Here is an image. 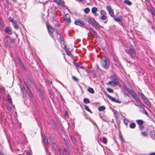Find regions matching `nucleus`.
<instances>
[{
    "mask_svg": "<svg viewBox=\"0 0 155 155\" xmlns=\"http://www.w3.org/2000/svg\"><path fill=\"white\" fill-rule=\"evenodd\" d=\"M121 16H120L118 17L117 18L114 17V19L115 21L119 22L121 21Z\"/></svg>",
    "mask_w": 155,
    "mask_h": 155,
    "instance_id": "obj_18",
    "label": "nucleus"
},
{
    "mask_svg": "<svg viewBox=\"0 0 155 155\" xmlns=\"http://www.w3.org/2000/svg\"><path fill=\"white\" fill-rule=\"evenodd\" d=\"M139 128L140 129L142 130L144 129V127L143 126H142V125H139Z\"/></svg>",
    "mask_w": 155,
    "mask_h": 155,
    "instance_id": "obj_46",
    "label": "nucleus"
},
{
    "mask_svg": "<svg viewBox=\"0 0 155 155\" xmlns=\"http://www.w3.org/2000/svg\"><path fill=\"white\" fill-rule=\"evenodd\" d=\"M8 101L9 103H11L12 102V99L11 97L8 98Z\"/></svg>",
    "mask_w": 155,
    "mask_h": 155,
    "instance_id": "obj_50",
    "label": "nucleus"
},
{
    "mask_svg": "<svg viewBox=\"0 0 155 155\" xmlns=\"http://www.w3.org/2000/svg\"><path fill=\"white\" fill-rule=\"evenodd\" d=\"M128 122V120L127 119H125L124 120V123L127 126V125Z\"/></svg>",
    "mask_w": 155,
    "mask_h": 155,
    "instance_id": "obj_44",
    "label": "nucleus"
},
{
    "mask_svg": "<svg viewBox=\"0 0 155 155\" xmlns=\"http://www.w3.org/2000/svg\"><path fill=\"white\" fill-rule=\"evenodd\" d=\"M107 90L108 92L110 93H112L113 92V90L110 88H107Z\"/></svg>",
    "mask_w": 155,
    "mask_h": 155,
    "instance_id": "obj_43",
    "label": "nucleus"
},
{
    "mask_svg": "<svg viewBox=\"0 0 155 155\" xmlns=\"http://www.w3.org/2000/svg\"><path fill=\"white\" fill-rule=\"evenodd\" d=\"M1 20H2L1 19V18H0V21H1Z\"/></svg>",
    "mask_w": 155,
    "mask_h": 155,
    "instance_id": "obj_64",
    "label": "nucleus"
},
{
    "mask_svg": "<svg viewBox=\"0 0 155 155\" xmlns=\"http://www.w3.org/2000/svg\"><path fill=\"white\" fill-rule=\"evenodd\" d=\"M24 87L26 91L28 93L30 97H32L31 94L28 87L27 86H26L25 87Z\"/></svg>",
    "mask_w": 155,
    "mask_h": 155,
    "instance_id": "obj_12",
    "label": "nucleus"
},
{
    "mask_svg": "<svg viewBox=\"0 0 155 155\" xmlns=\"http://www.w3.org/2000/svg\"><path fill=\"white\" fill-rule=\"evenodd\" d=\"M83 101L85 104H89L90 103L89 100L87 98H84L83 100Z\"/></svg>",
    "mask_w": 155,
    "mask_h": 155,
    "instance_id": "obj_27",
    "label": "nucleus"
},
{
    "mask_svg": "<svg viewBox=\"0 0 155 155\" xmlns=\"http://www.w3.org/2000/svg\"><path fill=\"white\" fill-rule=\"evenodd\" d=\"M5 32L9 35L12 34V28L10 27H7L5 30Z\"/></svg>",
    "mask_w": 155,
    "mask_h": 155,
    "instance_id": "obj_9",
    "label": "nucleus"
},
{
    "mask_svg": "<svg viewBox=\"0 0 155 155\" xmlns=\"http://www.w3.org/2000/svg\"><path fill=\"white\" fill-rule=\"evenodd\" d=\"M85 109L87 111H88L91 114L92 113V112L89 109L87 105H85L84 106Z\"/></svg>",
    "mask_w": 155,
    "mask_h": 155,
    "instance_id": "obj_35",
    "label": "nucleus"
},
{
    "mask_svg": "<svg viewBox=\"0 0 155 155\" xmlns=\"http://www.w3.org/2000/svg\"><path fill=\"white\" fill-rule=\"evenodd\" d=\"M135 124L134 123H131L129 125L130 127L132 129H134L135 128Z\"/></svg>",
    "mask_w": 155,
    "mask_h": 155,
    "instance_id": "obj_28",
    "label": "nucleus"
},
{
    "mask_svg": "<svg viewBox=\"0 0 155 155\" xmlns=\"http://www.w3.org/2000/svg\"><path fill=\"white\" fill-rule=\"evenodd\" d=\"M90 29L91 31H92L94 33V34H95L97 36V32L94 31V29L93 28H90Z\"/></svg>",
    "mask_w": 155,
    "mask_h": 155,
    "instance_id": "obj_42",
    "label": "nucleus"
},
{
    "mask_svg": "<svg viewBox=\"0 0 155 155\" xmlns=\"http://www.w3.org/2000/svg\"><path fill=\"white\" fill-rule=\"evenodd\" d=\"M95 16H97V13L95 12V13L94 14Z\"/></svg>",
    "mask_w": 155,
    "mask_h": 155,
    "instance_id": "obj_59",
    "label": "nucleus"
},
{
    "mask_svg": "<svg viewBox=\"0 0 155 155\" xmlns=\"http://www.w3.org/2000/svg\"><path fill=\"white\" fill-rule=\"evenodd\" d=\"M143 101L147 106L149 107H151L150 103L147 98Z\"/></svg>",
    "mask_w": 155,
    "mask_h": 155,
    "instance_id": "obj_20",
    "label": "nucleus"
},
{
    "mask_svg": "<svg viewBox=\"0 0 155 155\" xmlns=\"http://www.w3.org/2000/svg\"><path fill=\"white\" fill-rule=\"evenodd\" d=\"M87 91L91 93V94H94V91L93 88L91 87H89L87 89Z\"/></svg>",
    "mask_w": 155,
    "mask_h": 155,
    "instance_id": "obj_26",
    "label": "nucleus"
},
{
    "mask_svg": "<svg viewBox=\"0 0 155 155\" xmlns=\"http://www.w3.org/2000/svg\"><path fill=\"white\" fill-rule=\"evenodd\" d=\"M113 112L115 117L117 118L118 117V112L115 110H113Z\"/></svg>",
    "mask_w": 155,
    "mask_h": 155,
    "instance_id": "obj_34",
    "label": "nucleus"
},
{
    "mask_svg": "<svg viewBox=\"0 0 155 155\" xmlns=\"http://www.w3.org/2000/svg\"><path fill=\"white\" fill-rule=\"evenodd\" d=\"M90 9L88 8H86L84 10V13L87 14L90 11Z\"/></svg>",
    "mask_w": 155,
    "mask_h": 155,
    "instance_id": "obj_37",
    "label": "nucleus"
},
{
    "mask_svg": "<svg viewBox=\"0 0 155 155\" xmlns=\"http://www.w3.org/2000/svg\"><path fill=\"white\" fill-rule=\"evenodd\" d=\"M100 140L104 144H106L107 143V139L106 138L104 137H103L102 138L100 139Z\"/></svg>",
    "mask_w": 155,
    "mask_h": 155,
    "instance_id": "obj_21",
    "label": "nucleus"
},
{
    "mask_svg": "<svg viewBox=\"0 0 155 155\" xmlns=\"http://www.w3.org/2000/svg\"><path fill=\"white\" fill-rule=\"evenodd\" d=\"M141 134L144 137H147L148 136V134L146 131L141 132Z\"/></svg>",
    "mask_w": 155,
    "mask_h": 155,
    "instance_id": "obj_36",
    "label": "nucleus"
},
{
    "mask_svg": "<svg viewBox=\"0 0 155 155\" xmlns=\"http://www.w3.org/2000/svg\"><path fill=\"white\" fill-rule=\"evenodd\" d=\"M0 25L2 27H4L5 26V24L2 20L0 21Z\"/></svg>",
    "mask_w": 155,
    "mask_h": 155,
    "instance_id": "obj_39",
    "label": "nucleus"
},
{
    "mask_svg": "<svg viewBox=\"0 0 155 155\" xmlns=\"http://www.w3.org/2000/svg\"><path fill=\"white\" fill-rule=\"evenodd\" d=\"M148 155H155V152L149 154Z\"/></svg>",
    "mask_w": 155,
    "mask_h": 155,
    "instance_id": "obj_52",
    "label": "nucleus"
},
{
    "mask_svg": "<svg viewBox=\"0 0 155 155\" xmlns=\"http://www.w3.org/2000/svg\"><path fill=\"white\" fill-rule=\"evenodd\" d=\"M101 63L103 67L107 69L108 68L109 65V61L108 59L106 57H105L104 59H101Z\"/></svg>",
    "mask_w": 155,
    "mask_h": 155,
    "instance_id": "obj_2",
    "label": "nucleus"
},
{
    "mask_svg": "<svg viewBox=\"0 0 155 155\" xmlns=\"http://www.w3.org/2000/svg\"><path fill=\"white\" fill-rule=\"evenodd\" d=\"M0 154L1 155H4V154L3 153H1Z\"/></svg>",
    "mask_w": 155,
    "mask_h": 155,
    "instance_id": "obj_61",
    "label": "nucleus"
},
{
    "mask_svg": "<svg viewBox=\"0 0 155 155\" xmlns=\"http://www.w3.org/2000/svg\"><path fill=\"white\" fill-rule=\"evenodd\" d=\"M107 84L108 85H110L111 84H113V82H112V81H109L107 82Z\"/></svg>",
    "mask_w": 155,
    "mask_h": 155,
    "instance_id": "obj_48",
    "label": "nucleus"
},
{
    "mask_svg": "<svg viewBox=\"0 0 155 155\" xmlns=\"http://www.w3.org/2000/svg\"><path fill=\"white\" fill-rule=\"evenodd\" d=\"M140 94L142 98V99L143 101L145 100L146 99H147V97L144 95V94L143 93L141 92H140Z\"/></svg>",
    "mask_w": 155,
    "mask_h": 155,
    "instance_id": "obj_22",
    "label": "nucleus"
},
{
    "mask_svg": "<svg viewBox=\"0 0 155 155\" xmlns=\"http://www.w3.org/2000/svg\"><path fill=\"white\" fill-rule=\"evenodd\" d=\"M64 152H65L66 153H67V152H68L66 148H64Z\"/></svg>",
    "mask_w": 155,
    "mask_h": 155,
    "instance_id": "obj_53",
    "label": "nucleus"
},
{
    "mask_svg": "<svg viewBox=\"0 0 155 155\" xmlns=\"http://www.w3.org/2000/svg\"><path fill=\"white\" fill-rule=\"evenodd\" d=\"M106 95L108 97V99L116 103H118L119 104H120L121 103L120 101H119V100H116L115 98H114V97H112L110 96L109 95L107 94H106Z\"/></svg>",
    "mask_w": 155,
    "mask_h": 155,
    "instance_id": "obj_8",
    "label": "nucleus"
},
{
    "mask_svg": "<svg viewBox=\"0 0 155 155\" xmlns=\"http://www.w3.org/2000/svg\"><path fill=\"white\" fill-rule=\"evenodd\" d=\"M124 2L128 5H130L132 4V3L130 1L128 0H125L124 1Z\"/></svg>",
    "mask_w": 155,
    "mask_h": 155,
    "instance_id": "obj_32",
    "label": "nucleus"
},
{
    "mask_svg": "<svg viewBox=\"0 0 155 155\" xmlns=\"http://www.w3.org/2000/svg\"><path fill=\"white\" fill-rule=\"evenodd\" d=\"M72 78L74 80L76 81H77L78 80V79L77 78L74 76L72 77Z\"/></svg>",
    "mask_w": 155,
    "mask_h": 155,
    "instance_id": "obj_47",
    "label": "nucleus"
},
{
    "mask_svg": "<svg viewBox=\"0 0 155 155\" xmlns=\"http://www.w3.org/2000/svg\"><path fill=\"white\" fill-rule=\"evenodd\" d=\"M111 81L113 82V85L114 86L117 85L119 86L120 84L118 82L116 77L115 75H112L111 77Z\"/></svg>",
    "mask_w": 155,
    "mask_h": 155,
    "instance_id": "obj_4",
    "label": "nucleus"
},
{
    "mask_svg": "<svg viewBox=\"0 0 155 155\" xmlns=\"http://www.w3.org/2000/svg\"><path fill=\"white\" fill-rule=\"evenodd\" d=\"M150 10L152 14L155 17V9L153 7H151L150 8Z\"/></svg>",
    "mask_w": 155,
    "mask_h": 155,
    "instance_id": "obj_23",
    "label": "nucleus"
},
{
    "mask_svg": "<svg viewBox=\"0 0 155 155\" xmlns=\"http://www.w3.org/2000/svg\"><path fill=\"white\" fill-rule=\"evenodd\" d=\"M124 90L125 94L128 96H129V95H132L134 98L135 96H137L136 93L132 89L127 88L126 87L124 88Z\"/></svg>",
    "mask_w": 155,
    "mask_h": 155,
    "instance_id": "obj_1",
    "label": "nucleus"
},
{
    "mask_svg": "<svg viewBox=\"0 0 155 155\" xmlns=\"http://www.w3.org/2000/svg\"><path fill=\"white\" fill-rule=\"evenodd\" d=\"M43 143L45 147H46L48 145V140L47 138L45 137H44Z\"/></svg>",
    "mask_w": 155,
    "mask_h": 155,
    "instance_id": "obj_14",
    "label": "nucleus"
},
{
    "mask_svg": "<svg viewBox=\"0 0 155 155\" xmlns=\"http://www.w3.org/2000/svg\"><path fill=\"white\" fill-rule=\"evenodd\" d=\"M64 140L67 144H68L69 143V141L67 139H64Z\"/></svg>",
    "mask_w": 155,
    "mask_h": 155,
    "instance_id": "obj_49",
    "label": "nucleus"
},
{
    "mask_svg": "<svg viewBox=\"0 0 155 155\" xmlns=\"http://www.w3.org/2000/svg\"><path fill=\"white\" fill-rule=\"evenodd\" d=\"M74 64L77 69H79L80 68L84 69L83 67L80 66L77 63H75V62H74Z\"/></svg>",
    "mask_w": 155,
    "mask_h": 155,
    "instance_id": "obj_24",
    "label": "nucleus"
},
{
    "mask_svg": "<svg viewBox=\"0 0 155 155\" xmlns=\"http://www.w3.org/2000/svg\"><path fill=\"white\" fill-rule=\"evenodd\" d=\"M64 116L65 117V118H66L68 115L67 114H64Z\"/></svg>",
    "mask_w": 155,
    "mask_h": 155,
    "instance_id": "obj_55",
    "label": "nucleus"
},
{
    "mask_svg": "<svg viewBox=\"0 0 155 155\" xmlns=\"http://www.w3.org/2000/svg\"><path fill=\"white\" fill-rule=\"evenodd\" d=\"M88 21L96 28H101V26L93 18H89Z\"/></svg>",
    "mask_w": 155,
    "mask_h": 155,
    "instance_id": "obj_3",
    "label": "nucleus"
},
{
    "mask_svg": "<svg viewBox=\"0 0 155 155\" xmlns=\"http://www.w3.org/2000/svg\"><path fill=\"white\" fill-rule=\"evenodd\" d=\"M58 152H59L60 155H64L63 153L62 150L60 148L58 149Z\"/></svg>",
    "mask_w": 155,
    "mask_h": 155,
    "instance_id": "obj_40",
    "label": "nucleus"
},
{
    "mask_svg": "<svg viewBox=\"0 0 155 155\" xmlns=\"http://www.w3.org/2000/svg\"><path fill=\"white\" fill-rule=\"evenodd\" d=\"M134 98L135 99V100L137 103L141 107V106H142L143 104L141 102L139 99L137 97V96H135Z\"/></svg>",
    "mask_w": 155,
    "mask_h": 155,
    "instance_id": "obj_13",
    "label": "nucleus"
},
{
    "mask_svg": "<svg viewBox=\"0 0 155 155\" xmlns=\"http://www.w3.org/2000/svg\"><path fill=\"white\" fill-rule=\"evenodd\" d=\"M100 13L102 16L101 17V19L102 20L106 19L107 16V13L106 11L104 10H101L100 11Z\"/></svg>",
    "mask_w": 155,
    "mask_h": 155,
    "instance_id": "obj_6",
    "label": "nucleus"
},
{
    "mask_svg": "<svg viewBox=\"0 0 155 155\" xmlns=\"http://www.w3.org/2000/svg\"><path fill=\"white\" fill-rule=\"evenodd\" d=\"M27 155H30V153L29 152H27Z\"/></svg>",
    "mask_w": 155,
    "mask_h": 155,
    "instance_id": "obj_58",
    "label": "nucleus"
},
{
    "mask_svg": "<svg viewBox=\"0 0 155 155\" xmlns=\"http://www.w3.org/2000/svg\"><path fill=\"white\" fill-rule=\"evenodd\" d=\"M49 139L50 141L53 144V145H55V142L53 141L52 137H49Z\"/></svg>",
    "mask_w": 155,
    "mask_h": 155,
    "instance_id": "obj_38",
    "label": "nucleus"
},
{
    "mask_svg": "<svg viewBox=\"0 0 155 155\" xmlns=\"http://www.w3.org/2000/svg\"><path fill=\"white\" fill-rule=\"evenodd\" d=\"M135 105H136V106H138L136 104H135Z\"/></svg>",
    "mask_w": 155,
    "mask_h": 155,
    "instance_id": "obj_63",
    "label": "nucleus"
},
{
    "mask_svg": "<svg viewBox=\"0 0 155 155\" xmlns=\"http://www.w3.org/2000/svg\"><path fill=\"white\" fill-rule=\"evenodd\" d=\"M105 108L104 106H100L98 108V110L99 111H102L105 110Z\"/></svg>",
    "mask_w": 155,
    "mask_h": 155,
    "instance_id": "obj_31",
    "label": "nucleus"
},
{
    "mask_svg": "<svg viewBox=\"0 0 155 155\" xmlns=\"http://www.w3.org/2000/svg\"><path fill=\"white\" fill-rule=\"evenodd\" d=\"M7 108H8V110L9 111H10L11 110V107L10 106H8Z\"/></svg>",
    "mask_w": 155,
    "mask_h": 155,
    "instance_id": "obj_51",
    "label": "nucleus"
},
{
    "mask_svg": "<svg viewBox=\"0 0 155 155\" xmlns=\"http://www.w3.org/2000/svg\"><path fill=\"white\" fill-rule=\"evenodd\" d=\"M65 154V155H69V154L68 152H67V153H66Z\"/></svg>",
    "mask_w": 155,
    "mask_h": 155,
    "instance_id": "obj_57",
    "label": "nucleus"
},
{
    "mask_svg": "<svg viewBox=\"0 0 155 155\" xmlns=\"http://www.w3.org/2000/svg\"><path fill=\"white\" fill-rule=\"evenodd\" d=\"M97 8L94 7L92 8V12L93 14L95 13V12L96 11H97Z\"/></svg>",
    "mask_w": 155,
    "mask_h": 155,
    "instance_id": "obj_33",
    "label": "nucleus"
},
{
    "mask_svg": "<svg viewBox=\"0 0 155 155\" xmlns=\"http://www.w3.org/2000/svg\"><path fill=\"white\" fill-rule=\"evenodd\" d=\"M146 2H150V0H145Z\"/></svg>",
    "mask_w": 155,
    "mask_h": 155,
    "instance_id": "obj_56",
    "label": "nucleus"
},
{
    "mask_svg": "<svg viewBox=\"0 0 155 155\" xmlns=\"http://www.w3.org/2000/svg\"><path fill=\"white\" fill-rule=\"evenodd\" d=\"M72 139H74V137H72Z\"/></svg>",
    "mask_w": 155,
    "mask_h": 155,
    "instance_id": "obj_62",
    "label": "nucleus"
},
{
    "mask_svg": "<svg viewBox=\"0 0 155 155\" xmlns=\"http://www.w3.org/2000/svg\"><path fill=\"white\" fill-rule=\"evenodd\" d=\"M106 8L110 16L114 17V15L113 10L112 9L110 5L107 6L106 7Z\"/></svg>",
    "mask_w": 155,
    "mask_h": 155,
    "instance_id": "obj_7",
    "label": "nucleus"
},
{
    "mask_svg": "<svg viewBox=\"0 0 155 155\" xmlns=\"http://www.w3.org/2000/svg\"><path fill=\"white\" fill-rule=\"evenodd\" d=\"M55 2L58 5L62 6H63L64 4V2L61 0H56Z\"/></svg>",
    "mask_w": 155,
    "mask_h": 155,
    "instance_id": "obj_16",
    "label": "nucleus"
},
{
    "mask_svg": "<svg viewBox=\"0 0 155 155\" xmlns=\"http://www.w3.org/2000/svg\"><path fill=\"white\" fill-rule=\"evenodd\" d=\"M145 107V106L144 105V104H143L142 106H141V107L143 108H144Z\"/></svg>",
    "mask_w": 155,
    "mask_h": 155,
    "instance_id": "obj_54",
    "label": "nucleus"
},
{
    "mask_svg": "<svg viewBox=\"0 0 155 155\" xmlns=\"http://www.w3.org/2000/svg\"><path fill=\"white\" fill-rule=\"evenodd\" d=\"M78 0L80 2H81L83 0Z\"/></svg>",
    "mask_w": 155,
    "mask_h": 155,
    "instance_id": "obj_60",
    "label": "nucleus"
},
{
    "mask_svg": "<svg viewBox=\"0 0 155 155\" xmlns=\"http://www.w3.org/2000/svg\"><path fill=\"white\" fill-rule=\"evenodd\" d=\"M70 16L68 14H67L65 15V20L66 22L69 23L70 21Z\"/></svg>",
    "mask_w": 155,
    "mask_h": 155,
    "instance_id": "obj_11",
    "label": "nucleus"
},
{
    "mask_svg": "<svg viewBox=\"0 0 155 155\" xmlns=\"http://www.w3.org/2000/svg\"><path fill=\"white\" fill-rule=\"evenodd\" d=\"M141 112L143 113L146 114V115H147V116L148 115V114L147 112L146 111V110H143L142 111H141Z\"/></svg>",
    "mask_w": 155,
    "mask_h": 155,
    "instance_id": "obj_45",
    "label": "nucleus"
},
{
    "mask_svg": "<svg viewBox=\"0 0 155 155\" xmlns=\"http://www.w3.org/2000/svg\"><path fill=\"white\" fill-rule=\"evenodd\" d=\"M47 28L49 34H52L53 31L52 27L50 25H47Z\"/></svg>",
    "mask_w": 155,
    "mask_h": 155,
    "instance_id": "obj_10",
    "label": "nucleus"
},
{
    "mask_svg": "<svg viewBox=\"0 0 155 155\" xmlns=\"http://www.w3.org/2000/svg\"><path fill=\"white\" fill-rule=\"evenodd\" d=\"M136 122L139 125H142L143 122L142 120H137Z\"/></svg>",
    "mask_w": 155,
    "mask_h": 155,
    "instance_id": "obj_25",
    "label": "nucleus"
},
{
    "mask_svg": "<svg viewBox=\"0 0 155 155\" xmlns=\"http://www.w3.org/2000/svg\"><path fill=\"white\" fill-rule=\"evenodd\" d=\"M13 27L16 29L18 28V26L17 25L15 21L12 23Z\"/></svg>",
    "mask_w": 155,
    "mask_h": 155,
    "instance_id": "obj_29",
    "label": "nucleus"
},
{
    "mask_svg": "<svg viewBox=\"0 0 155 155\" xmlns=\"http://www.w3.org/2000/svg\"><path fill=\"white\" fill-rule=\"evenodd\" d=\"M100 118L102 119V120H103V121L104 122H107V120L106 118L104 117L103 116H101L100 115Z\"/></svg>",
    "mask_w": 155,
    "mask_h": 155,
    "instance_id": "obj_30",
    "label": "nucleus"
},
{
    "mask_svg": "<svg viewBox=\"0 0 155 155\" xmlns=\"http://www.w3.org/2000/svg\"><path fill=\"white\" fill-rule=\"evenodd\" d=\"M119 139L121 141L122 143H124L125 142L124 139L120 131L119 132Z\"/></svg>",
    "mask_w": 155,
    "mask_h": 155,
    "instance_id": "obj_17",
    "label": "nucleus"
},
{
    "mask_svg": "<svg viewBox=\"0 0 155 155\" xmlns=\"http://www.w3.org/2000/svg\"><path fill=\"white\" fill-rule=\"evenodd\" d=\"M69 50V48H67L66 45L65 46L64 51L66 52V54L69 56H70L71 53L70 51H68Z\"/></svg>",
    "mask_w": 155,
    "mask_h": 155,
    "instance_id": "obj_15",
    "label": "nucleus"
},
{
    "mask_svg": "<svg viewBox=\"0 0 155 155\" xmlns=\"http://www.w3.org/2000/svg\"><path fill=\"white\" fill-rule=\"evenodd\" d=\"M74 24L76 25H79L81 27L84 26V21L79 19H78L75 21Z\"/></svg>",
    "mask_w": 155,
    "mask_h": 155,
    "instance_id": "obj_5",
    "label": "nucleus"
},
{
    "mask_svg": "<svg viewBox=\"0 0 155 155\" xmlns=\"http://www.w3.org/2000/svg\"><path fill=\"white\" fill-rule=\"evenodd\" d=\"M9 19L10 20V21L12 22V23H14L15 21L14 20V19L12 17H10L9 18Z\"/></svg>",
    "mask_w": 155,
    "mask_h": 155,
    "instance_id": "obj_41",
    "label": "nucleus"
},
{
    "mask_svg": "<svg viewBox=\"0 0 155 155\" xmlns=\"http://www.w3.org/2000/svg\"><path fill=\"white\" fill-rule=\"evenodd\" d=\"M127 53L129 54L130 55H131L135 54L136 51L134 49H130L128 50Z\"/></svg>",
    "mask_w": 155,
    "mask_h": 155,
    "instance_id": "obj_19",
    "label": "nucleus"
}]
</instances>
